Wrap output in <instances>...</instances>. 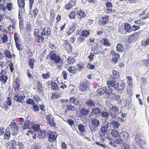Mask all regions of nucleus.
<instances>
[{
	"label": "nucleus",
	"mask_w": 149,
	"mask_h": 149,
	"mask_svg": "<svg viewBox=\"0 0 149 149\" xmlns=\"http://www.w3.org/2000/svg\"><path fill=\"white\" fill-rule=\"evenodd\" d=\"M47 133L49 136L48 140L49 141H52L56 139L58 134L56 132L48 131Z\"/></svg>",
	"instance_id": "9b49d317"
},
{
	"label": "nucleus",
	"mask_w": 149,
	"mask_h": 149,
	"mask_svg": "<svg viewBox=\"0 0 149 149\" xmlns=\"http://www.w3.org/2000/svg\"><path fill=\"white\" fill-rule=\"evenodd\" d=\"M48 123L51 126L55 127V123L54 122V117L52 114H49L46 117Z\"/></svg>",
	"instance_id": "4468645a"
},
{
	"label": "nucleus",
	"mask_w": 149,
	"mask_h": 149,
	"mask_svg": "<svg viewBox=\"0 0 149 149\" xmlns=\"http://www.w3.org/2000/svg\"><path fill=\"white\" fill-rule=\"evenodd\" d=\"M119 132L115 130H113L111 132V134L114 137H117L119 136Z\"/></svg>",
	"instance_id": "5fc2aeb1"
},
{
	"label": "nucleus",
	"mask_w": 149,
	"mask_h": 149,
	"mask_svg": "<svg viewBox=\"0 0 149 149\" xmlns=\"http://www.w3.org/2000/svg\"><path fill=\"white\" fill-rule=\"evenodd\" d=\"M17 3L19 8L22 9L24 8L25 0H17Z\"/></svg>",
	"instance_id": "2f4dec72"
},
{
	"label": "nucleus",
	"mask_w": 149,
	"mask_h": 149,
	"mask_svg": "<svg viewBox=\"0 0 149 149\" xmlns=\"http://www.w3.org/2000/svg\"><path fill=\"white\" fill-rule=\"evenodd\" d=\"M91 122L92 125H89V127L92 132H94L98 130V127L100 125V121L95 118L92 120Z\"/></svg>",
	"instance_id": "20e7f679"
},
{
	"label": "nucleus",
	"mask_w": 149,
	"mask_h": 149,
	"mask_svg": "<svg viewBox=\"0 0 149 149\" xmlns=\"http://www.w3.org/2000/svg\"><path fill=\"white\" fill-rule=\"evenodd\" d=\"M51 29L48 27L39 29H35L34 31L35 41L38 43H42L44 42L45 38L47 39L50 36Z\"/></svg>",
	"instance_id": "f257e3e1"
},
{
	"label": "nucleus",
	"mask_w": 149,
	"mask_h": 149,
	"mask_svg": "<svg viewBox=\"0 0 149 149\" xmlns=\"http://www.w3.org/2000/svg\"><path fill=\"white\" fill-rule=\"evenodd\" d=\"M109 17L107 15H104L102 17L101 20L99 21L100 24L105 25L107 23V21L109 19Z\"/></svg>",
	"instance_id": "4be33fe9"
},
{
	"label": "nucleus",
	"mask_w": 149,
	"mask_h": 149,
	"mask_svg": "<svg viewBox=\"0 0 149 149\" xmlns=\"http://www.w3.org/2000/svg\"><path fill=\"white\" fill-rule=\"evenodd\" d=\"M9 126L10 128L7 127L6 129L5 134L4 135V138L6 139H8L10 137L11 134L13 136H15L19 132L18 126L15 122L13 121L11 122Z\"/></svg>",
	"instance_id": "f03ea898"
},
{
	"label": "nucleus",
	"mask_w": 149,
	"mask_h": 149,
	"mask_svg": "<svg viewBox=\"0 0 149 149\" xmlns=\"http://www.w3.org/2000/svg\"><path fill=\"white\" fill-rule=\"evenodd\" d=\"M105 4L107 9V10L106 11V13L109 14L113 13L114 11L112 9L113 7L112 3L110 2H107Z\"/></svg>",
	"instance_id": "dca6fc26"
},
{
	"label": "nucleus",
	"mask_w": 149,
	"mask_h": 149,
	"mask_svg": "<svg viewBox=\"0 0 149 149\" xmlns=\"http://www.w3.org/2000/svg\"><path fill=\"white\" fill-rule=\"evenodd\" d=\"M0 31L3 33H8L6 28V26L4 24L0 25Z\"/></svg>",
	"instance_id": "a18cd8bd"
},
{
	"label": "nucleus",
	"mask_w": 149,
	"mask_h": 149,
	"mask_svg": "<svg viewBox=\"0 0 149 149\" xmlns=\"http://www.w3.org/2000/svg\"><path fill=\"white\" fill-rule=\"evenodd\" d=\"M112 125L115 129H118L120 126V124L116 121H114L112 122Z\"/></svg>",
	"instance_id": "864d4df0"
},
{
	"label": "nucleus",
	"mask_w": 149,
	"mask_h": 149,
	"mask_svg": "<svg viewBox=\"0 0 149 149\" xmlns=\"http://www.w3.org/2000/svg\"><path fill=\"white\" fill-rule=\"evenodd\" d=\"M104 45L110 47L111 44L110 43L109 40L108 38H103L102 40Z\"/></svg>",
	"instance_id": "c756f323"
},
{
	"label": "nucleus",
	"mask_w": 149,
	"mask_h": 149,
	"mask_svg": "<svg viewBox=\"0 0 149 149\" xmlns=\"http://www.w3.org/2000/svg\"><path fill=\"white\" fill-rule=\"evenodd\" d=\"M8 77L6 75H2L0 76V81L3 84H5L7 82Z\"/></svg>",
	"instance_id": "e433bc0d"
},
{
	"label": "nucleus",
	"mask_w": 149,
	"mask_h": 149,
	"mask_svg": "<svg viewBox=\"0 0 149 149\" xmlns=\"http://www.w3.org/2000/svg\"><path fill=\"white\" fill-rule=\"evenodd\" d=\"M38 136L37 138L40 139H43L45 138L47 133L45 130H41L37 133Z\"/></svg>",
	"instance_id": "2eb2a0df"
},
{
	"label": "nucleus",
	"mask_w": 149,
	"mask_h": 149,
	"mask_svg": "<svg viewBox=\"0 0 149 149\" xmlns=\"http://www.w3.org/2000/svg\"><path fill=\"white\" fill-rule=\"evenodd\" d=\"M67 62L69 64H72L75 62V59L71 57H69L67 59Z\"/></svg>",
	"instance_id": "09e8293b"
},
{
	"label": "nucleus",
	"mask_w": 149,
	"mask_h": 149,
	"mask_svg": "<svg viewBox=\"0 0 149 149\" xmlns=\"http://www.w3.org/2000/svg\"><path fill=\"white\" fill-rule=\"evenodd\" d=\"M57 84L54 82H52L51 84V88L53 90H55L57 89Z\"/></svg>",
	"instance_id": "69168bd1"
},
{
	"label": "nucleus",
	"mask_w": 149,
	"mask_h": 149,
	"mask_svg": "<svg viewBox=\"0 0 149 149\" xmlns=\"http://www.w3.org/2000/svg\"><path fill=\"white\" fill-rule=\"evenodd\" d=\"M77 70L78 71H81L84 68V64L81 61L79 62L77 64Z\"/></svg>",
	"instance_id": "a878e982"
},
{
	"label": "nucleus",
	"mask_w": 149,
	"mask_h": 149,
	"mask_svg": "<svg viewBox=\"0 0 149 149\" xmlns=\"http://www.w3.org/2000/svg\"><path fill=\"white\" fill-rule=\"evenodd\" d=\"M149 45V38L146 41L143 40L141 42V45L142 46H147Z\"/></svg>",
	"instance_id": "bf43d9fd"
},
{
	"label": "nucleus",
	"mask_w": 149,
	"mask_h": 149,
	"mask_svg": "<svg viewBox=\"0 0 149 149\" xmlns=\"http://www.w3.org/2000/svg\"><path fill=\"white\" fill-rule=\"evenodd\" d=\"M62 74L64 80H66L67 79L68 77L67 76L68 74L66 71H63L62 73Z\"/></svg>",
	"instance_id": "774afa93"
},
{
	"label": "nucleus",
	"mask_w": 149,
	"mask_h": 149,
	"mask_svg": "<svg viewBox=\"0 0 149 149\" xmlns=\"http://www.w3.org/2000/svg\"><path fill=\"white\" fill-rule=\"evenodd\" d=\"M78 129L80 132L82 133H84L85 131V127L84 125L80 124L78 125Z\"/></svg>",
	"instance_id": "a19ab883"
},
{
	"label": "nucleus",
	"mask_w": 149,
	"mask_h": 149,
	"mask_svg": "<svg viewBox=\"0 0 149 149\" xmlns=\"http://www.w3.org/2000/svg\"><path fill=\"white\" fill-rule=\"evenodd\" d=\"M92 112L96 116L98 117L101 113V109L98 107H95L92 109Z\"/></svg>",
	"instance_id": "393cba45"
},
{
	"label": "nucleus",
	"mask_w": 149,
	"mask_h": 149,
	"mask_svg": "<svg viewBox=\"0 0 149 149\" xmlns=\"http://www.w3.org/2000/svg\"><path fill=\"white\" fill-rule=\"evenodd\" d=\"M8 33H3L1 36L2 42L3 43H6L8 41Z\"/></svg>",
	"instance_id": "c85d7f7f"
},
{
	"label": "nucleus",
	"mask_w": 149,
	"mask_h": 149,
	"mask_svg": "<svg viewBox=\"0 0 149 149\" xmlns=\"http://www.w3.org/2000/svg\"><path fill=\"white\" fill-rule=\"evenodd\" d=\"M89 82L87 80H84L82 83H81L79 88L83 92H85L88 88Z\"/></svg>",
	"instance_id": "f8f14e48"
},
{
	"label": "nucleus",
	"mask_w": 149,
	"mask_h": 149,
	"mask_svg": "<svg viewBox=\"0 0 149 149\" xmlns=\"http://www.w3.org/2000/svg\"><path fill=\"white\" fill-rule=\"evenodd\" d=\"M40 125L38 124L34 125L33 127L32 128L33 130L34 131L35 133H37L41 130L40 128Z\"/></svg>",
	"instance_id": "58836bf2"
},
{
	"label": "nucleus",
	"mask_w": 149,
	"mask_h": 149,
	"mask_svg": "<svg viewBox=\"0 0 149 149\" xmlns=\"http://www.w3.org/2000/svg\"><path fill=\"white\" fill-rule=\"evenodd\" d=\"M124 28L125 31L128 33H130L133 31L131 26L127 22H125L124 23Z\"/></svg>",
	"instance_id": "a211bd4d"
},
{
	"label": "nucleus",
	"mask_w": 149,
	"mask_h": 149,
	"mask_svg": "<svg viewBox=\"0 0 149 149\" xmlns=\"http://www.w3.org/2000/svg\"><path fill=\"white\" fill-rule=\"evenodd\" d=\"M110 124L109 122H106L104 123L103 125L101 127L100 131L104 136L107 133L109 125Z\"/></svg>",
	"instance_id": "0eeeda50"
},
{
	"label": "nucleus",
	"mask_w": 149,
	"mask_h": 149,
	"mask_svg": "<svg viewBox=\"0 0 149 149\" xmlns=\"http://www.w3.org/2000/svg\"><path fill=\"white\" fill-rule=\"evenodd\" d=\"M50 76V73L49 72H47L46 73H43L42 75V77L45 79H48Z\"/></svg>",
	"instance_id": "6e6d98bb"
},
{
	"label": "nucleus",
	"mask_w": 149,
	"mask_h": 149,
	"mask_svg": "<svg viewBox=\"0 0 149 149\" xmlns=\"http://www.w3.org/2000/svg\"><path fill=\"white\" fill-rule=\"evenodd\" d=\"M38 10L37 8L34 9L32 12H31L30 15L32 17H36L38 14Z\"/></svg>",
	"instance_id": "49530a36"
},
{
	"label": "nucleus",
	"mask_w": 149,
	"mask_h": 149,
	"mask_svg": "<svg viewBox=\"0 0 149 149\" xmlns=\"http://www.w3.org/2000/svg\"><path fill=\"white\" fill-rule=\"evenodd\" d=\"M90 32L86 30L83 31L81 33V36L84 38L87 37L89 35Z\"/></svg>",
	"instance_id": "c03bdc74"
},
{
	"label": "nucleus",
	"mask_w": 149,
	"mask_h": 149,
	"mask_svg": "<svg viewBox=\"0 0 149 149\" xmlns=\"http://www.w3.org/2000/svg\"><path fill=\"white\" fill-rule=\"evenodd\" d=\"M139 33L138 32H135L130 35L128 39V42L131 43L136 41L139 37Z\"/></svg>",
	"instance_id": "423d86ee"
},
{
	"label": "nucleus",
	"mask_w": 149,
	"mask_h": 149,
	"mask_svg": "<svg viewBox=\"0 0 149 149\" xmlns=\"http://www.w3.org/2000/svg\"><path fill=\"white\" fill-rule=\"evenodd\" d=\"M41 143L40 142H37L33 144L31 147V149H41Z\"/></svg>",
	"instance_id": "72a5a7b5"
},
{
	"label": "nucleus",
	"mask_w": 149,
	"mask_h": 149,
	"mask_svg": "<svg viewBox=\"0 0 149 149\" xmlns=\"http://www.w3.org/2000/svg\"><path fill=\"white\" fill-rule=\"evenodd\" d=\"M68 70L70 73L75 74L77 73V68L74 66H71L68 68Z\"/></svg>",
	"instance_id": "bb28decb"
},
{
	"label": "nucleus",
	"mask_w": 149,
	"mask_h": 149,
	"mask_svg": "<svg viewBox=\"0 0 149 149\" xmlns=\"http://www.w3.org/2000/svg\"><path fill=\"white\" fill-rule=\"evenodd\" d=\"M96 42H95L94 48L95 49H98L100 46V41L98 39H96Z\"/></svg>",
	"instance_id": "338daca9"
},
{
	"label": "nucleus",
	"mask_w": 149,
	"mask_h": 149,
	"mask_svg": "<svg viewBox=\"0 0 149 149\" xmlns=\"http://www.w3.org/2000/svg\"><path fill=\"white\" fill-rule=\"evenodd\" d=\"M110 54L113 57L112 61L114 64H116L120 58V55L118 53L114 51L113 50H111L110 52Z\"/></svg>",
	"instance_id": "1a4fd4ad"
},
{
	"label": "nucleus",
	"mask_w": 149,
	"mask_h": 149,
	"mask_svg": "<svg viewBox=\"0 0 149 149\" xmlns=\"http://www.w3.org/2000/svg\"><path fill=\"white\" fill-rule=\"evenodd\" d=\"M111 110L114 113H110V114L112 118L114 119L116 118L117 114L119 113V109L118 107L113 106H112Z\"/></svg>",
	"instance_id": "9d476101"
},
{
	"label": "nucleus",
	"mask_w": 149,
	"mask_h": 149,
	"mask_svg": "<svg viewBox=\"0 0 149 149\" xmlns=\"http://www.w3.org/2000/svg\"><path fill=\"white\" fill-rule=\"evenodd\" d=\"M89 112V110L87 109L86 108H82L80 111L82 115H88Z\"/></svg>",
	"instance_id": "37998d69"
},
{
	"label": "nucleus",
	"mask_w": 149,
	"mask_h": 149,
	"mask_svg": "<svg viewBox=\"0 0 149 149\" xmlns=\"http://www.w3.org/2000/svg\"><path fill=\"white\" fill-rule=\"evenodd\" d=\"M141 85H144L147 83V79L146 78L142 77L141 79Z\"/></svg>",
	"instance_id": "680f3d73"
},
{
	"label": "nucleus",
	"mask_w": 149,
	"mask_h": 149,
	"mask_svg": "<svg viewBox=\"0 0 149 149\" xmlns=\"http://www.w3.org/2000/svg\"><path fill=\"white\" fill-rule=\"evenodd\" d=\"M86 104L88 106H89L90 107H92L93 106H94V102L91 100L88 101L86 103Z\"/></svg>",
	"instance_id": "052dcab7"
},
{
	"label": "nucleus",
	"mask_w": 149,
	"mask_h": 149,
	"mask_svg": "<svg viewBox=\"0 0 149 149\" xmlns=\"http://www.w3.org/2000/svg\"><path fill=\"white\" fill-rule=\"evenodd\" d=\"M36 62V60L33 58H30L29 61V65L31 69H33L34 68V65Z\"/></svg>",
	"instance_id": "473e14b6"
},
{
	"label": "nucleus",
	"mask_w": 149,
	"mask_h": 149,
	"mask_svg": "<svg viewBox=\"0 0 149 149\" xmlns=\"http://www.w3.org/2000/svg\"><path fill=\"white\" fill-rule=\"evenodd\" d=\"M94 53L95 54H99V53L102 54L105 53V51L104 49H101L100 50H98V49H95Z\"/></svg>",
	"instance_id": "3c124183"
},
{
	"label": "nucleus",
	"mask_w": 149,
	"mask_h": 149,
	"mask_svg": "<svg viewBox=\"0 0 149 149\" xmlns=\"http://www.w3.org/2000/svg\"><path fill=\"white\" fill-rule=\"evenodd\" d=\"M147 56L148 58L147 59H143L142 61L143 64L145 65L147 67L149 66V54H148Z\"/></svg>",
	"instance_id": "79ce46f5"
},
{
	"label": "nucleus",
	"mask_w": 149,
	"mask_h": 149,
	"mask_svg": "<svg viewBox=\"0 0 149 149\" xmlns=\"http://www.w3.org/2000/svg\"><path fill=\"white\" fill-rule=\"evenodd\" d=\"M76 14V12L72 10L68 16L71 19H74L75 18Z\"/></svg>",
	"instance_id": "8fccbe9b"
},
{
	"label": "nucleus",
	"mask_w": 149,
	"mask_h": 149,
	"mask_svg": "<svg viewBox=\"0 0 149 149\" xmlns=\"http://www.w3.org/2000/svg\"><path fill=\"white\" fill-rule=\"evenodd\" d=\"M21 42H15L16 47L17 50L20 51L22 50V49L21 47V45L20 43Z\"/></svg>",
	"instance_id": "e2e57ef3"
},
{
	"label": "nucleus",
	"mask_w": 149,
	"mask_h": 149,
	"mask_svg": "<svg viewBox=\"0 0 149 149\" xmlns=\"http://www.w3.org/2000/svg\"><path fill=\"white\" fill-rule=\"evenodd\" d=\"M101 115L103 117L107 118L109 115V113L107 112L104 111H101Z\"/></svg>",
	"instance_id": "0e129e2a"
},
{
	"label": "nucleus",
	"mask_w": 149,
	"mask_h": 149,
	"mask_svg": "<svg viewBox=\"0 0 149 149\" xmlns=\"http://www.w3.org/2000/svg\"><path fill=\"white\" fill-rule=\"evenodd\" d=\"M67 109L69 111H75L76 110V107L70 104L67 106Z\"/></svg>",
	"instance_id": "603ef678"
},
{
	"label": "nucleus",
	"mask_w": 149,
	"mask_h": 149,
	"mask_svg": "<svg viewBox=\"0 0 149 149\" xmlns=\"http://www.w3.org/2000/svg\"><path fill=\"white\" fill-rule=\"evenodd\" d=\"M126 84L125 82H122L119 86L118 84L117 85V86L115 87V90L116 91H122L125 89V87Z\"/></svg>",
	"instance_id": "aec40b11"
},
{
	"label": "nucleus",
	"mask_w": 149,
	"mask_h": 149,
	"mask_svg": "<svg viewBox=\"0 0 149 149\" xmlns=\"http://www.w3.org/2000/svg\"><path fill=\"white\" fill-rule=\"evenodd\" d=\"M12 101V99L10 97H8L7 100L6 101V105L9 106H11Z\"/></svg>",
	"instance_id": "13d9d810"
},
{
	"label": "nucleus",
	"mask_w": 149,
	"mask_h": 149,
	"mask_svg": "<svg viewBox=\"0 0 149 149\" xmlns=\"http://www.w3.org/2000/svg\"><path fill=\"white\" fill-rule=\"evenodd\" d=\"M119 135L116 139H115V144H121L124 142V141Z\"/></svg>",
	"instance_id": "f704fd0d"
},
{
	"label": "nucleus",
	"mask_w": 149,
	"mask_h": 149,
	"mask_svg": "<svg viewBox=\"0 0 149 149\" xmlns=\"http://www.w3.org/2000/svg\"><path fill=\"white\" fill-rule=\"evenodd\" d=\"M127 80V84L129 86H131L133 80L131 76H127L126 77Z\"/></svg>",
	"instance_id": "4d7b16f0"
},
{
	"label": "nucleus",
	"mask_w": 149,
	"mask_h": 149,
	"mask_svg": "<svg viewBox=\"0 0 149 149\" xmlns=\"http://www.w3.org/2000/svg\"><path fill=\"white\" fill-rule=\"evenodd\" d=\"M36 86V89L37 92L39 93L42 92L43 90V89L42 86V82L39 81H37Z\"/></svg>",
	"instance_id": "5701e85b"
},
{
	"label": "nucleus",
	"mask_w": 149,
	"mask_h": 149,
	"mask_svg": "<svg viewBox=\"0 0 149 149\" xmlns=\"http://www.w3.org/2000/svg\"><path fill=\"white\" fill-rule=\"evenodd\" d=\"M31 125V123L30 121L29 120H26L25 121L24 123V127L23 128V129L25 130L26 129L29 128Z\"/></svg>",
	"instance_id": "ea45409f"
},
{
	"label": "nucleus",
	"mask_w": 149,
	"mask_h": 149,
	"mask_svg": "<svg viewBox=\"0 0 149 149\" xmlns=\"http://www.w3.org/2000/svg\"><path fill=\"white\" fill-rule=\"evenodd\" d=\"M119 135L120 136V138H122L124 141V140L127 139L129 137L128 134L125 131L122 132Z\"/></svg>",
	"instance_id": "7c9ffc66"
},
{
	"label": "nucleus",
	"mask_w": 149,
	"mask_h": 149,
	"mask_svg": "<svg viewBox=\"0 0 149 149\" xmlns=\"http://www.w3.org/2000/svg\"><path fill=\"white\" fill-rule=\"evenodd\" d=\"M144 139V137L139 135H136L135 136V140L137 143L140 144L142 143V141Z\"/></svg>",
	"instance_id": "cd10ccee"
},
{
	"label": "nucleus",
	"mask_w": 149,
	"mask_h": 149,
	"mask_svg": "<svg viewBox=\"0 0 149 149\" xmlns=\"http://www.w3.org/2000/svg\"><path fill=\"white\" fill-rule=\"evenodd\" d=\"M119 77V73L118 72L115 70H113L112 75H111L109 78V79H113L114 80H116V79Z\"/></svg>",
	"instance_id": "412c9836"
},
{
	"label": "nucleus",
	"mask_w": 149,
	"mask_h": 149,
	"mask_svg": "<svg viewBox=\"0 0 149 149\" xmlns=\"http://www.w3.org/2000/svg\"><path fill=\"white\" fill-rule=\"evenodd\" d=\"M15 42H20V39L19 38V36L17 33H15L14 34V37Z\"/></svg>",
	"instance_id": "de8ad7c7"
},
{
	"label": "nucleus",
	"mask_w": 149,
	"mask_h": 149,
	"mask_svg": "<svg viewBox=\"0 0 149 149\" xmlns=\"http://www.w3.org/2000/svg\"><path fill=\"white\" fill-rule=\"evenodd\" d=\"M20 94H17V95H15L14 97V100L17 102H22V100H23L25 98V96L23 95H21Z\"/></svg>",
	"instance_id": "6ab92c4d"
},
{
	"label": "nucleus",
	"mask_w": 149,
	"mask_h": 149,
	"mask_svg": "<svg viewBox=\"0 0 149 149\" xmlns=\"http://www.w3.org/2000/svg\"><path fill=\"white\" fill-rule=\"evenodd\" d=\"M77 19L79 21L81 20L86 16V13L85 12L80 9L76 12Z\"/></svg>",
	"instance_id": "6e6552de"
},
{
	"label": "nucleus",
	"mask_w": 149,
	"mask_h": 149,
	"mask_svg": "<svg viewBox=\"0 0 149 149\" xmlns=\"http://www.w3.org/2000/svg\"><path fill=\"white\" fill-rule=\"evenodd\" d=\"M116 50L119 52H122L124 50L123 46L121 43H118L117 45Z\"/></svg>",
	"instance_id": "4c0bfd02"
},
{
	"label": "nucleus",
	"mask_w": 149,
	"mask_h": 149,
	"mask_svg": "<svg viewBox=\"0 0 149 149\" xmlns=\"http://www.w3.org/2000/svg\"><path fill=\"white\" fill-rule=\"evenodd\" d=\"M20 80L18 77H17L15 79V83L14 85V88L16 92H18L19 90L20 86Z\"/></svg>",
	"instance_id": "f3484780"
},
{
	"label": "nucleus",
	"mask_w": 149,
	"mask_h": 149,
	"mask_svg": "<svg viewBox=\"0 0 149 149\" xmlns=\"http://www.w3.org/2000/svg\"><path fill=\"white\" fill-rule=\"evenodd\" d=\"M110 80L108 81L107 82V84L108 86H111L114 88V89L115 90V87L117 86V84H116L115 83L116 82V80H114L113 79H109Z\"/></svg>",
	"instance_id": "b1692460"
},
{
	"label": "nucleus",
	"mask_w": 149,
	"mask_h": 149,
	"mask_svg": "<svg viewBox=\"0 0 149 149\" xmlns=\"http://www.w3.org/2000/svg\"><path fill=\"white\" fill-rule=\"evenodd\" d=\"M50 58L51 60V63L52 65H55L61 61V57L56 53L50 54Z\"/></svg>",
	"instance_id": "7ed1b4c3"
},
{
	"label": "nucleus",
	"mask_w": 149,
	"mask_h": 149,
	"mask_svg": "<svg viewBox=\"0 0 149 149\" xmlns=\"http://www.w3.org/2000/svg\"><path fill=\"white\" fill-rule=\"evenodd\" d=\"M97 93H112V90L109 87H104L99 89L97 91Z\"/></svg>",
	"instance_id": "ddd939ff"
},
{
	"label": "nucleus",
	"mask_w": 149,
	"mask_h": 149,
	"mask_svg": "<svg viewBox=\"0 0 149 149\" xmlns=\"http://www.w3.org/2000/svg\"><path fill=\"white\" fill-rule=\"evenodd\" d=\"M3 53L6 57L8 59H11L12 58V56L10 52L8 49H5Z\"/></svg>",
	"instance_id": "c9c22d12"
},
{
	"label": "nucleus",
	"mask_w": 149,
	"mask_h": 149,
	"mask_svg": "<svg viewBox=\"0 0 149 149\" xmlns=\"http://www.w3.org/2000/svg\"><path fill=\"white\" fill-rule=\"evenodd\" d=\"M63 49L67 51L68 53L71 54L72 52V47L67 40H64L62 45Z\"/></svg>",
	"instance_id": "39448f33"
}]
</instances>
